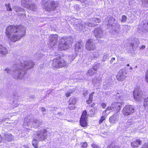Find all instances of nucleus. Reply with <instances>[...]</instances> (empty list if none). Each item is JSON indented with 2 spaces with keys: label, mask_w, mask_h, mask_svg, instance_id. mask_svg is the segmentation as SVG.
I'll list each match as a JSON object with an SVG mask.
<instances>
[{
  "label": "nucleus",
  "mask_w": 148,
  "mask_h": 148,
  "mask_svg": "<svg viewBox=\"0 0 148 148\" xmlns=\"http://www.w3.org/2000/svg\"><path fill=\"white\" fill-rule=\"evenodd\" d=\"M118 95H119V93L117 94ZM116 97H118V99H119L121 100H125L124 98L125 96L123 95L122 96L121 95H116Z\"/></svg>",
  "instance_id": "obj_40"
},
{
  "label": "nucleus",
  "mask_w": 148,
  "mask_h": 148,
  "mask_svg": "<svg viewBox=\"0 0 148 148\" xmlns=\"http://www.w3.org/2000/svg\"><path fill=\"white\" fill-rule=\"evenodd\" d=\"M107 148H120V147L117 145H111L109 146H108Z\"/></svg>",
  "instance_id": "obj_41"
},
{
  "label": "nucleus",
  "mask_w": 148,
  "mask_h": 148,
  "mask_svg": "<svg viewBox=\"0 0 148 148\" xmlns=\"http://www.w3.org/2000/svg\"><path fill=\"white\" fill-rule=\"evenodd\" d=\"M93 56L94 58H97L99 57L100 54L98 51H96L93 52Z\"/></svg>",
  "instance_id": "obj_35"
},
{
  "label": "nucleus",
  "mask_w": 148,
  "mask_h": 148,
  "mask_svg": "<svg viewBox=\"0 0 148 148\" xmlns=\"http://www.w3.org/2000/svg\"><path fill=\"white\" fill-rule=\"evenodd\" d=\"M14 10L16 12H21L22 13H19L18 14L20 15H25V13L24 10L22 9L21 8L18 6L16 5L14 7Z\"/></svg>",
  "instance_id": "obj_25"
},
{
  "label": "nucleus",
  "mask_w": 148,
  "mask_h": 148,
  "mask_svg": "<svg viewBox=\"0 0 148 148\" xmlns=\"http://www.w3.org/2000/svg\"><path fill=\"white\" fill-rule=\"evenodd\" d=\"M35 64L31 60L25 61L23 63L14 64L10 69H5V70L8 73H11L12 76L16 79H22L27 70L33 67Z\"/></svg>",
  "instance_id": "obj_1"
},
{
  "label": "nucleus",
  "mask_w": 148,
  "mask_h": 148,
  "mask_svg": "<svg viewBox=\"0 0 148 148\" xmlns=\"http://www.w3.org/2000/svg\"><path fill=\"white\" fill-rule=\"evenodd\" d=\"M76 102V99L73 97H71L69 100V105H74Z\"/></svg>",
  "instance_id": "obj_31"
},
{
  "label": "nucleus",
  "mask_w": 148,
  "mask_h": 148,
  "mask_svg": "<svg viewBox=\"0 0 148 148\" xmlns=\"http://www.w3.org/2000/svg\"><path fill=\"white\" fill-rule=\"evenodd\" d=\"M138 28L143 32H148V21L145 20L142 21L139 25Z\"/></svg>",
  "instance_id": "obj_13"
},
{
  "label": "nucleus",
  "mask_w": 148,
  "mask_h": 148,
  "mask_svg": "<svg viewBox=\"0 0 148 148\" xmlns=\"http://www.w3.org/2000/svg\"><path fill=\"white\" fill-rule=\"evenodd\" d=\"M57 115H62V114L61 112H59L57 113Z\"/></svg>",
  "instance_id": "obj_60"
},
{
  "label": "nucleus",
  "mask_w": 148,
  "mask_h": 148,
  "mask_svg": "<svg viewBox=\"0 0 148 148\" xmlns=\"http://www.w3.org/2000/svg\"><path fill=\"white\" fill-rule=\"evenodd\" d=\"M142 148H148V144H145Z\"/></svg>",
  "instance_id": "obj_53"
},
{
  "label": "nucleus",
  "mask_w": 148,
  "mask_h": 148,
  "mask_svg": "<svg viewBox=\"0 0 148 148\" xmlns=\"http://www.w3.org/2000/svg\"><path fill=\"white\" fill-rule=\"evenodd\" d=\"M86 47L87 50L89 51L93 50L96 49L95 44L91 39H89L87 41Z\"/></svg>",
  "instance_id": "obj_15"
},
{
  "label": "nucleus",
  "mask_w": 148,
  "mask_h": 148,
  "mask_svg": "<svg viewBox=\"0 0 148 148\" xmlns=\"http://www.w3.org/2000/svg\"><path fill=\"white\" fill-rule=\"evenodd\" d=\"M90 21L94 23H99L101 21L100 19L94 17L93 18H91L90 19Z\"/></svg>",
  "instance_id": "obj_32"
},
{
  "label": "nucleus",
  "mask_w": 148,
  "mask_h": 148,
  "mask_svg": "<svg viewBox=\"0 0 148 148\" xmlns=\"http://www.w3.org/2000/svg\"><path fill=\"white\" fill-rule=\"evenodd\" d=\"M91 146L93 148H100L99 145L94 143L92 144Z\"/></svg>",
  "instance_id": "obj_42"
},
{
  "label": "nucleus",
  "mask_w": 148,
  "mask_h": 148,
  "mask_svg": "<svg viewBox=\"0 0 148 148\" xmlns=\"http://www.w3.org/2000/svg\"><path fill=\"white\" fill-rule=\"evenodd\" d=\"M87 93H84L83 94V95H84V96H86L87 95Z\"/></svg>",
  "instance_id": "obj_61"
},
{
  "label": "nucleus",
  "mask_w": 148,
  "mask_h": 148,
  "mask_svg": "<svg viewBox=\"0 0 148 148\" xmlns=\"http://www.w3.org/2000/svg\"><path fill=\"white\" fill-rule=\"evenodd\" d=\"M122 102H113L112 104L113 108H115L116 112H119L122 107Z\"/></svg>",
  "instance_id": "obj_20"
},
{
  "label": "nucleus",
  "mask_w": 148,
  "mask_h": 148,
  "mask_svg": "<svg viewBox=\"0 0 148 148\" xmlns=\"http://www.w3.org/2000/svg\"><path fill=\"white\" fill-rule=\"evenodd\" d=\"M66 61L60 57H58L53 59L52 65L56 68H61L66 65Z\"/></svg>",
  "instance_id": "obj_5"
},
{
  "label": "nucleus",
  "mask_w": 148,
  "mask_h": 148,
  "mask_svg": "<svg viewBox=\"0 0 148 148\" xmlns=\"http://www.w3.org/2000/svg\"><path fill=\"white\" fill-rule=\"evenodd\" d=\"M103 134L105 135L107 134V133L106 132H104Z\"/></svg>",
  "instance_id": "obj_62"
},
{
  "label": "nucleus",
  "mask_w": 148,
  "mask_h": 148,
  "mask_svg": "<svg viewBox=\"0 0 148 148\" xmlns=\"http://www.w3.org/2000/svg\"><path fill=\"white\" fill-rule=\"evenodd\" d=\"M12 96L14 99V100L13 101V104H15L14 105V107H16L19 104L18 99L19 95L17 94H13Z\"/></svg>",
  "instance_id": "obj_24"
},
{
  "label": "nucleus",
  "mask_w": 148,
  "mask_h": 148,
  "mask_svg": "<svg viewBox=\"0 0 148 148\" xmlns=\"http://www.w3.org/2000/svg\"><path fill=\"white\" fill-rule=\"evenodd\" d=\"M101 106L103 108H105L106 107V104L105 103H102L101 104Z\"/></svg>",
  "instance_id": "obj_52"
},
{
  "label": "nucleus",
  "mask_w": 148,
  "mask_h": 148,
  "mask_svg": "<svg viewBox=\"0 0 148 148\" xmlns=\"http://www.w3.org/2000/svg\"><path fill=\"white\" fill-rule=\"evenodd\" d=\"M83 43L82 42H77L75 44V49L76 53L81 52L83 50Z\"/></svg>",
  "instance_id": "obj_19"
},
{
  "label": "nucleus",
  "mask_w": 148,
  "mask_h": 148,
  "mask_svg": "<svg viewBox=\"0 0 148 148\" xmlns=\"http://www.w3.org/2000/svg\"><path fill=\"white\" fill-rule=\"evenodd\" d=\"M127 18L126 16L123 15L122 16V19L121 21V22L125 23L127 21Z\"/></svg>",
  "instance_id": "obj_36"
},
{
  "label": "nucleus",
  "mask_w": 148,
  "mask_h": 148,
  "mask_svg": "<svg viewBox=\"0 0 148 148\" xmlns=\"http://www.w3.org/2000/svg\"><path fill=\"white\" fill-rule=\"evenodd\" d=\"M75 57V55L71 54L69 56V58L71 61H72L74 59Z\"/></svg>",
  "instance_id": "obj_38"
},
{
  "label": "nucleus",
  "mask_w": 148,
  "mask_h": 148,
  "mask_svg": "<svg viewBox=\"0 0 148 148\" xmlns=\"http://www.w3.org/2000/svg\"><path fill=\"white\" fill-rule=\"evenodd\" d=\"M145 47V46L144 45H142L140 48V49H144Z\"/></svg>",
  "instance_id": "obj_57"
},
{
  "label": "nucleus",
  "mask_w": 148,
  "mask_h": 148,
  "mask_svg": "<svg viewBox=\"0 0 148 148\" xmlns=\"http://www.w3.org/2000/svg\"><path fill=\"white\" fill-rule=\"evenodd\" d=\"M3 137L2 139L3 140L8 141H11L13 138V136L12 134L8 132H5L3 134Z\"/></svg>",
  "instance_id": "obj_21"
},
{
  "label": "nucleus",
  "mask_w": 148,
  "mask_h": 148,
  "mask_svg": "<svg viewBox=\"0 0 148 148\" xmlns=\"http://www.w3.org/2000/svg\"><path fill=\"white\" fill-rule=\"evenodd\" d=\"M2 138L1 135L0 134V143H1L2 142Z\"/></svg>",
  "instance_id": "obj_59"
},
{
  "label": "nucleus",
  "mask_w": 148,
  "mask_h": 148,
  "mask_svg": "<svg viewBox=\"0 0 148 148\" xmlns=\"http://www.w3.org/2000/svg\"><path fill=\"white\" fill-rule=\"evenodd\" d=\"M94 94V92H93L92 93H91L89 96V97L88 99H89L90 100H92L93 99V96Z\"/></svg>",
  "instance_id": "obj_44"
},
{
  "label": "nucleus",
  "mask_w": 148,
  "mask_h": 148,
  "mask_svg": "<svg viewBox=\"0 0 148 148\" xmlns=\"http://www.w3.org/2000/svg\"><path fill=\"white\" fill-rule=\"evenodd\" d=\"M97 25V24L93 23L90 22H87L86 23L85 21H82L81 22L80 24H78L76 25L77 27L76 28V29H79L80 31H83V32H84V31L83 30V29L86 28V26L90 27H94Z\"/></svg>",
  "instance_id": "obj_8"
},
{
  "label": "nucleus",
  "mask_w": 148,
  "mask_h": 148,
  "mask_svg": "<svg viewBox=\"0 0 148 148\" xmlns=\"http://www.w3.org/2000/svg\"><path fill=\"white\" fill-rule=\"evenodd\" d=\"M49 133L46 129L37 132L36 134L35 138L32 140V143L33 147L35 148L38 147V141H42L47 138Z\"/></svg>",
  "instance_id": "obj_3"
},
{
  "label": "nucleus",
  "mask_w": 148,
  "mask_h": 148,
  "mask_svg": "<svg viewBox=\"0 0 148 148\" xmlns=\"http://www.w3.org/2000/svg\"><path fill=\"white\" fill-rule=\"evenodd\" d=\"M8 52L6 47L2 44H0V54L5 55Z\"/></svg>",
  "instance_id": "obj_23"
},
{
  "label": "nucleus",
  "mask_w": 148,
  "mask_h": 148,
  "mask_svg": "<svg viewBox=\"0 0 148 148\" xmlns=\"http://www.w3.org/2000/svg\"><path fill=\"white\" fill-rule=\"evenodd\" d=\"M5 6L6 7V9L8 11H12V9L10 7V4L8 3V4H5Z\"/></svg>",
  "instance_id": "obj_37"
},
{
  "label": "nucleus",
  "mask_w": 148,
  "mask_h": 148,
  "mask_svg": "<svg viewBox=\"0 0 148 148\" xmlns=\"http://www.w3.org/2000/svg\"><path fill=\"white\" fill-rule=\"evenodd\" d=\"M119 119L118 113H115L109 119V121L112 124H115L117 123Z\"/></svg>",
  "instance_id": "obj_18"
},
{
  "label": "nucleus",
  "mask_w": 148,
  "mask_h": 148,
  "mask_svg": "<svg viewBox=\"0 0 148 148\" xmlns=\"http://www.w3.org/2000/svg\"><path fill=\"white\" fill-rule=\"evenodd\" d=\"M73 43L71 37H63L61 39V43L58 47L59 50H66L70 47Z\"/></svg>",
  "instance_id": "obj_4"
},
{
  "label": "nucleus",
  "mask_w": 148,
  "mask_h": 148,
  "mask_svg": "<svg viewBox=\"0 0 148 148\" xmlns=\"http://www.w3.org/2000/svg\"><path fill=\"white\" fill-rule=\"evenodd\" d=\"M92 81V84L95 86H98L100 85L102 80L100 78L96 76L93 79Z\"/></svg>",
  "instance_id": "obj_22"
},
{
  "label": "nucleus",
  "mask_w": 148,
  "mask_h": 148,
  "mask_svg": "<svg viewBox=\"0 0 148 148\" xmlns=\"http://www.w3.org/2000/svg\"><path fill=\"white\" fill-rule=\"evenodd\" d=\"M113 108H112V106L111 107H108L107 108V109L106 110V111H107L108 110H112Z\"/></svg>",
  "instance_id": "obj_49"
},
{
  "label": "nucleus",
  "mask_w": 148,
  "mask_h": 148,
  "mask_svg": "<svg viewBox=\"0 0 148 148\" xmlns=\"http://www.w3.org/2000/svg\"><path fill=\"white\" fill-rule=\"evenodd\" d=\"M134 123L133 119H130L125 123V126L127 128L129 127L131 125H133Z\"/></svg>",
  "instance_id": "obj_28"
},
{
  "label": "nucleus",
  "mask_w": 148,
  "mask_h": 148,
  "mask_svg": "<svg viewBox=\"0 0 148 148\" xmlns=\"http://www.w3.org/2000/svg\"><path fill=\"white\" fill-rule=\"evenodd\" d=\"M134 112V109L133 106L126 105L123 108V111L124 115L127 116L132 114Z\"/></svg>",
  "instance_id": "obj_11"
},
{
  "label": "nucleus",
  "mask_w": 148,
  "mask_h": 148,
  "mask_svg": "<svg viewBox=\"0 0 148 148\" xmlns=\"http://www.w3.org/2000/svg\"><path fill=\"white\" fill-rule=\"evenodd\" d=\"M34 6H32V8H34V7H35V8H34L35 9H34L33 10H32V11H35V10H36V5L34 4H33Z\"/></svg>",
  "instance_id": "obj_55"
},
{
  "label": "nucleus",
  "mask_w": 148,
  "mask_h": 148,
  "mask_svg": "<svg viewBox=\"0 0 148 148\" xmlns=\"http://www.w3.org/2000/svg\"><path fill=\"white\" fill-rule=\"evenodd\" d=\"M46 111V109L44 108H42V114L43 115H45V113L44 112H45Z\"/></svg>",
  "instance_id": "obj_48"
},
{
  "label": "nucleus",
  "mask_w": 148,
  "mask_h": 148,
  "mask_svg": "<svg viewBox=\"0 0 148 148\" xmlns=\"http://www.w3.org/2000/svg\"><path fill=\"white\" fill-rule=\"evenodd\" d=\"M145 77V80L146 82L148 83V69L147 71Z\"/></svg>",
  "instance_id": "obj_46"
},
{
  "label": "nucleus",
  "mask_w": 148,
  "mask_h": 148,
  "mask_svg": "<svg viewBox=\"0 0 148 148\" xmlns=\"http://www.w3.org/2000/svg\"><path fill=\"white\" fill-rule=\"evenodd\" d=\"M144 106L145 108H147L148 106V97L145 99L144 102Z\"/></svg>",
  "instance_id": "obj_34"
},
{
  "label": "nucleus",
  "mask_w": 148,
  "mask_h": 148,
  "mask_svg": "<svg viewBox=\"0 0 148 148\" xmlns=\"http://www.w3.org/2000/svg\"><path fill=\"white\" fill-rule=\"evenodd\" d=\"M142 143L141 141L139 139H137L136 141L131 143V146L133 147H137L138 145H140Z\"/></svg>",
  "instance_id": "obj_26"
},
{
  "label": "nucleus",
  "mask_w": 148,
  "mask_h": 148,
  "mask_svg": "<svg viewBox=\"0 0 148 148\" xmlns=\"http://www.w3.org/2000/svg\"><path fill=\"white\" fill-rule=\"evenodd\" d=\"M133 94L134 99L136 101H140L144 99L143 92L140 89H135L133 92Z\"/></svg>",
  "instance_id": "obj_9"
},
{
  "label": "nucleus",
  "mask_w": 148,
  "mask_h": 148,
  "mask_svg": "<svg viewBox=\"0 0 148 148\" xmlns=\"http://www.w3.org/2000/svg\"><path fill=\"white\" fill-rule=\"evenodd\" d=\"M87 146V143L85 142L82 144V148H85Z\"/></svg>",
  "instance_id": "obj_47"
},
{
  "label": "nucleus",
  "mask_w": 148,
  "mask_h": 148,
  "mask_svg": "<svg viewBox=\"0 0 148 148\" xmlns=\"http://www.w3.org/2000/svg\"><path fill=\"white\" fill-rule=\"evenodd\" d=\"M94 105H95V104H92V105H91V107H93Z\"/></svg>",
  "instance_id": "obj_63"
},
{
  "label": "nucleus",
  "mask_w": 148,
  "mask_h": 148,
  "mask_svg": "<svg viewBox=\"0 0 148 148\" xmlns=\"http://www.w3.org/2000/svg\"><path fill=\"white\" fill-rule=\"evenodd\" d=\"M137 45V43H135L134 42H133V43H132V47L135 46V45Z\"/></svg>",
  "instance_id": "obj_56"
},
{
  "label": "nucleus",
  "mask_w": 148,
  "mask_h": 148,
  "mask_svg": "<svg viewBox=\"0 0 148 148\" xmlns=\"http://www.w3.org/2000/svg\"><path fill=\"white\" fill-rule=\"evenodd\" d=\"M95 36L97 38H102L103 37V31L100 27L96 28L94 31Z\"/></svg>",
  "instance_id": "obj_17"
},
{
  "label": "nucleus",
  "mask_w": 148,
  "mask_h": 148,
  "mask_svg": "<svg viewBox=\"0 0 148 148\" xmlns=\"http://www.w3.org/2000/svg\"><path fill=\"white\" fill-rule=\"evenodd\" d=\"M92 100H90L89 99H88L86 101V102L87 103L89 104L92 102Z\"/></svg>",
  "instance_id": "obj_54"
},
{
  "label": "nucleus",
  "mask_w": 148,
  "mask_h": 148,
  "mask_svg": "<svg viewBox=\"0 0 148 148\" xmlns=\"http://www.w3.org/2000/svg\"><path fill=\"white\" fill-rule=\"evenodd\" d=\"M19 148H29L27 145H23L21 146Z\"/></svg>",
  "instance_id": "obj_51"
},
{
  "label": "nucleus",
  "mask_w": 148,
  "mask_h": 148,
  "mask_svg": "<svg viewBox=\"0 0 148 148\" xmlns=\"http://www.w3.org/2000/svg\"><path fill=\"white\" fill-rule=\"evenodd\" d=\"M126 72L123 70H121L119 71L116 75L117 79L119 81H122L124 80L126 78Z\"/></svg>",
  "instance_id": "obj_16"
},
{
  "label": "nucleus",
  "mask_w": 148,
  "mask_h": 148,
  "mask_svg": "<svg viewBox=\"0 0 148 148\" xmlns=\"http://www.w3.org/2000/svg\"><path fill=\"white\" fill-rule=\"evenodd\" d=\"M87 112L86 110L83 111L80 121V124L83 127H86L87 126Z\"/></svg>",
  "instance_id": "obj_12"
},
{
  "label": "nucleus",
  "mask_w": 148,
  "mask_h": 148,
  "mask_svg": "<svg viewBox=\"0 0 148 148\" xmlns=\"http://www.w3.org/2000/svg\"><path fill=\"white\" fill-rule=\"evenodd\" d=\"M99 64L97 63L92 68L93 69V70L95 71H96L99 67Z\"/></svg>",
  "instance_id": "obj_39"
},
{
  "label": "nucleus",
  "mask_w": 148,
  "mask_h": 148,
  "mask_svg": "<svg viewBox=\"0 0 148 148\" xmlns=\"http://www.w3.org/2000/svg\"><path fill=\"white\" fill-rule=\"evenodd\" d=\"M31 2V0H21V5L24 7L26 8L27 9L30 10H33L35 8H32V6H34V5L32 4H30Z\"/></svg>",
  "instance_id": "obj_14"
},
{
  "label": "nucleus",
  "mask_w": 148,
  "mask_h": 148,
  "mask_svg": "<svg viewBox=\"0 0 148 148\" xmlns=\"http://www.w3.org/2000/svg\"><path fill=\"white\" fill-rule=\"evenodd\" d=\"M75 108V106H74V105H69V109L71 110H73Z\"/></svg>",
  "instance_id": "obj_45"
},
{
  "label": "nucleus",
  "mask_w": 148,
  "mask_h": 148,
  "mask_svg": "<svg viewBox=\"0 0 148 148\" xmlns=\"http://www.w3.org/2000/svg\"><path fill=\"white\" fill-rule=\"evenodd\" d=\"M72 92H67L66 94V97H69L70 96Z\"/></svg>",
  "instance_id": "obj_50"
},
{
  "label": "nucleus",
  "mask_w": 148,
  "mask_h": 148,
  "mask_svg": "<svg viewBox=\"0 0 148 148\" xmlns=\"http://www.w3.org/2000/svg\"><path fill=\"white\" fill-rule=\"evenodd\" d=\"M34 56L36 57V59L38 60H40L42 59L45 57V55L39 52L36 53L35 55Z\"/></svg>",
  "instance_id": "obj_27"
},
{
  "label": "nucleus",
  "mask_w": 148,
  "mask_h": 148,
  "mask_svg": "<svg viewBox=\"0 0 148 148\" xmlns=\"http://www.w3.org/2000/svg\"><path fill=\"white\" fill-rule=\"evenodd\" d=\"M109 58V55L108 54L105 53L103 56L102 61L103 62H104L107 59H108Z\"/></svg>",
  "instance_id": "obj_33"
},
{
  "label": "nucleus",
  "mask_w": 148,
  "mask_h": 148,
  "mask_svg": "<svg viewBox=\"0 0 148 148\" xmlns=\"http://www.w3.org/2000/svg\"><path fill=\"white\" fill-rule=\"evenodd\" d=\"M58 39L57 35L56 34L51 35L49 37L50 42L48 45L49 47L51 48H53L56 46Z\"/></svg>",
  "instance_id": "obj_10"
},
{
  "label": "nucleus",
  "mask_w": 148,
  "mask_h": 148,
  "mask_svg": "<svg viewBox=\"0 0 148 148\" xmlns=\"http://www.w3.org/2000/svg\"><path fill=\"white\" fill-rule=\"evenodd\" d=\"M142 5L145 8H148V0H141Z\"/></svg>",
  "instance_id": "obj_29"
},
{
  "label": "nucleus",
  "mask_w": 148,
  "mask_h": 148,
  "mask_svg": "<svg viewBox=\"0 0 148 148\" xmlns=\"http://www.w3.org/2000/svg\"><path fill=\"white\" fill-rule=\"evenodd\" d=\"M26 122L27 123V126H30L31 127L36 128L41 125L42 121L36 119H31L27 120V119L25 118L24 123H25Z\"/></svg>",
  "instance_id": "obj_7"
},
{
  "label": "nucleus",
  "mask_w": 148,
  "mask_h": 148,
  "mask_svg": "<svg viewBox=\"0 0 148 148\" xmlns=\"http://www.w3.org/2000/svg\"><path fill=\"white\" fill-rule=\"evenodd\" d=\"M105 119V116H102L101 117V119H100L99 121V123L101 124L102 123L103 121H104Z\"/></svg>",
  "instance_id": "obj_43"
},
{
  "label": "nucleus",
  "mask_w": 148,
  "mask_h": 148,
  "mask_svg": "<svg viewBox=\"0 0 148 148\" xmlns=\"http://www.w3.org/2000/svg\"><path fill=\"white\" fill-rule=\"evenodd\" d=\"M115 58H112V60L110 61V62L111 63H112V62H113V60H115Z\"/></svg>",
  "instance_id": "obj_58"
},
{
  "label": "nucleus",
  "mask_w": 148,
  "mask_h": 148,
  "mask_svg": "<svg viewBox=\"0 0 148 148\" xmlns=\"http://www.w3.org/2000/svg\"><path fill=\"white\" fill-rule=\"evenodd\" d=\"M93 69L92 68L89 69L87 73V75L88 76H91L95 74L96 72L93 71Z\"/></svg>",
  "instance_id": "obj_30"
},
{
  "label": "nucleus",
  "mask_w": 148,
  "mask_h": 148,
  "mask_svg": "<svg viewBox=\"0 0 148 148\" xmlns=\"http://www.w3.org/2000/svg\"><path fill=\"white\" fill-rule=\"evenodd\" d=\"M25 29L23 26L9 25L6 27L5 33L10 41L15 42L25 35Z\"/></svg>",
  "instance_id": "obj_2"
},
{
  "label": "nucleus",
  "mask_w": 148,
  "mask_h": 148,
  "mask_svg": "<svg viewBox=\"0 0 148 148\" xmlns=\"http://www.w3.org/2000/svg\"><path fill=\"white\" fill-rule=\"evenodd\" d=\"M58 5V3L56 2L49 1L45 3L43 8L46 11H52L56 10Z\"/></svg>",
  "instance_id": "obj_6"
},
{
  "label": "nucleus",
  "mask_w": 148,
  "mask_h": 148,
  "mask_svg": "<svg viewBox=\"0 0 148 148\" xmlns=\"http://www.w3.org/2000/svg\"><path fill=\"white\" fill-rule=\"evenodd\" d=\"M105 93H106V94H108V92H107H107H106Z\"/></svg>",
  "instance_id": "obj_64"
}]
</instances>
